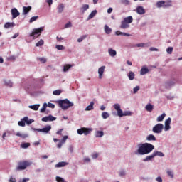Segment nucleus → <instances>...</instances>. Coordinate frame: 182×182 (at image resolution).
<instances>
[{"label": "nucleus", "mask_w": 182, "mask_h": 182, "mask_svg": "<svg viewBox=\"0 0 182 182\" xmlns=\"http://www.w3.org/2000/svg\"><path fill=\"white\" fill-rule=\"evenodd\" d=\"M171 86H174V82L169 81L166 82V87L168 88V87H171Z\"/></svg>", "instance_id": "obj_41"}, {"label": "nucleus", "mask_w": 182, "mask_h": 182, "mask_svg": "<svg viewBox=\"0 0 182 182\" xmlns=\"http://www.w3.org/2000/svg\"><path fill=\"white\" fill-rule=\"evenodd\" d=\"M170 124H171V118L168 117L166 121H165V127H164V130L165 132H168L170 129H171V127H170Z\"/></svg>", "instance_id": "obj_9"}, {"label": "nucleus", "mask_w": 182, "mask_h": 182, "mask_svg": "<svg viewBox=\"0 0 182 182\" xmlns=\"http://www.w3.org/2000/svg\"><path fill=\"white\" fill-rule=\"evenodd\" d=\"M67 163L66 162H59L57 164H55V167L56 168H59L60 167H65L66 166Z\"/></svg>", "instance_id": "obj_30"}, {"label": "nucleus", "mask_w": 182, "mask_h": 182, "mask_svg": "<svg viewBox=\"0 0 182 182\" xmlns=\"http://www.w3.org/2000/svg\"><path fill=\"white\" fill-rule=\"evenodd\" d=\"M92 159H97V157H99V154L97 153L93 154L92 155Z\"/></svg>", "instance_id": "obj_60"}, {"label": "nucleus", "mask_w": 182, "mask_h": 182, "mask_svg": "<svg viewBox=\"0 0 182 182\" xmlns=\"http://www.w3.org/2000/svg\"><path fill=\"white\" fill-rule=\"evenodd\" d=\"M60 93H62L61 90H56L53 92V95H54L55 96H59V95H60Z\"/></svg>", "instance_id": "obj_42"}, {"label": "nucleus", "mask_w": 182, "mask_h": 182, "mask_svg": "<svg viewBox=\"0 0 182 182\" xmlns=\"http://www.w3.org/2000/svg\"><path fill=\"white\" fill-rule=\"evenodd\" d=\"M173 47H168L167 49H166V52L167 53H168V55H171V53H173Z\"/></svg>", "instance_id": "obj_50"}, {"label": "nucleus", "mask_w": 182, "mask_h": 182, "mask_svg": "<svg viewBox=\"0 0 182 182\" xmlns=\"http://www.w3.org/2000/svg\"><path fill=\"white\" fill-rule=\"evenodd\" d=\"M21 149H28V147H31V143L29 142H23L21 145Z\"/></svg>", "instance_id": "obj_28"}, {"label": "nucleus", "mask_w": 182, "mask_h": 182, "mask_svg": "<svg viewBox=\"0 0 182 182\" xmlns=\"http://www.w3.org/2000/svg\"><path fill=\"white\" fill-rule=\"evenodd\" d=\"M145 45H146L145 43H141L136 44V46L137 48H144V46H145Z\"/></svg>", "instance_id": "obj_57"}, {"label": "nucleus", "mask_w": 182, "mask_h": 182, "mask_svg": "<svg viewBox=\"0 0 182 182\" xmlns=\"http://www.w3.org/2000/svg\"><path fill=\"white\" fill-rule=\"evenodd\" d=\"M16 136L18 137H21V139H26L28 137V134L22 133V132H17L16 133Z\"/></svg>", "instance_id": "obj_17"}, {"label": "nucleus", "mask_w": 182, "mask_h": 182, "mask_svg": "<svg viewBox=\"0 0 182 182\" xmlns=\"http://www.w3.org/2000/svg\"><path fill=\"white\" fill-rule=\"evenodd\" d=\"M32 9V6H23V15H27V14Z\"/></svg>", "instance_id": "obj_14"}, {"label": "nucleus", "mask_w": 182, "mask_h": 182, "mask_svg": "<svg viewBox=\"0 0 182 182\" xmlns=\"http://www.w3.org/2000/svg\"><path fill=\"white\" fill-rule=\"evenodd\" d=\"M46 107H48V104L44 103L43 107L41 109V112L44 113L46 111Z\"/></svg>", "instance_id": "obj_44"}, {"label": "nucleus", "mask_w": 182, "mask_h": 182, "mask_svg": "<svg viewBox=\"0 0 182 182\" xmlns=\"http://www.w3.org/2000/svg\"><path fill=\"white\" fill-rule=\"evenodd\" d=\"M152 154H154V157H156V156H158L159 157H164V154L159 151H154Z\"/></svg>", "instance_id": "obj_21"}, {"label": "nucleus", "mask_w": 182, "mask_h": 182, "mask_svg": "<svg viewBox=\"0 0 182 182\" xmlns=\"http://www.w3.org/2000/svg\"><path fill=\"white\" fill-rule=\"evenodd\" d=\"M153 109H154V106L151 103L147 104L145 107V110H146V112H149L150 113L153 112Z\"/></svg>", "instance_id": "obj_15"}, {"label": "nucleus", "mask_w": 182, "mask_h": 182, "mask_svg": "<svg viewBox=\"0 0 182 182\" xmlns=\"http://www.w3.org/2000/svg\"><path fill=\"white\" fill-rule=\"evenodd\" d=\"M65 28H72V23L70 21L68 22L65 25Z\"/></svg>", "instance_id": "obj_54"}, {"label": "nucleus", "mask_w": 182, "mask_h": 182, "mask_svg": "<svg viewBox=\"0 0 182 182\" xmlns=\"http://www.w3.org/2000/svg\"><path fill=\"white\" fill-rule=\"evenodd\" d=\"M45 43V41L41 39L38 43H36V46H43V44Z\"/></svg>", "instance_id": "obj_43"}, {"label": "nucleus", "mask_w": 182, "mask_h": 182, "mask_svg": "<svg viewBox=\"0 0 182 182\" xmlns=\"http://www.w3.org/2000/svg\"><path fill=\"white\" fill-rule=\"evenodd\" d=\"M24 122H26V123L27 124H32V123H33L34 120L33 119H29V117H24Z\"/></svg>", "instance_id": "obj_34"}, {"label": "nucleus", "mask_w": 182, "mask_h": 182, "mask_svg": "<svg viewBox=\"0 0 182 182\" xmlns=\"http://www.w3.org/2000/svg\"><path fill=\"white\" fill-rule=\"evenodd\" d=\"M89 9V4H84L82 5V8L80 9L81 12L84 14V12H86Z\"/></svg>", "instance_id": "obj_29"}, {"label": "nucleus", "mask_w": 182, "mask_h": 182, "mask_svg": "<svg viewBox=\"0 0 182 182\" xmlns=\"http://www.w3.org/2000/svg\"><path fill=\"white\" fill-rule=\"evenodd\" d=\"M114 109L117 112V116L119 117H123L124 116H132V112L130 111H125L123 112V110H122V108H120L119 104H114L113 105Z\"/></svg>", "instance_id": "obj_2"}, {"label": "nucleus", "mask_w": 182, "mask_h": 182, "mask_svg": "<svg viewBox=\"0 0 182 182\" xmlns=\"http://www.w3.org/2000/svg\"><path fill=\"white\" fill-rule=\"evenodd\" d=\"M11 15L13 19H15V18H18V16L21 15V13L18 11V9H16V8H14L11 9Z\"/></svg>", "instance_id": "obj_11"}, {"label": "nucleus", "mask_w": 182, "mask_h": 182, "mask_svg": "<svg viewBox=\"0 0 182 182\" xmlns=\"http://www.w3.org/2000/svg\"><path fill=\"white\" fill-rule=\"evenodd\" d=\"M146 140L148 141H156V136L153 134H149L146 136Z\"/></svg>", "instance_id": "obj_19"}, {"label": "nucleus", "mask_w": 182, "mask_h": 182, "mask_svg": "<svg viewBox=\"0 0 182 182\" xmlns=\"http://www.w3.org/2000/svg\"><path fill=\"white\" fill-rule=\"evenodd\" d=\"M135 76L136 75L134 74V73H133V71H130L128 74V77L129 80H133Z\"/></svg>", "instance_id": "obj_32"}, {"label": "nucleus", "mask_w": 182, "mask_h": 182, "mask_svg": "<svg viewBox=\"0 0 182 182\" xmlns=\"http://www.w3.org/2000/svg\"><path fill=\"white\" fill-rule=\"evenodd\" d=\"M154 150V145L150 143L141 144L136 152V154H140L144 156V154H149Z\"/></svg>", "instance_id": "obj_1"}, {"label": "nucleus", "mask_w": 182, "mask_h": 182, "mask_svg": "<svg viewBox=\"0 0 182 182\" xmlns=\"http://www.w3.org/2000/svg\"><path fill=\"white\" fill-rule=\"evenodd\" d=\"M163 129H164V125L163 124H158L153 127L152 131L154 133L159 134L163 132Z\"/></svg>", "instance_id": "obj_7"}, {"label": "nucleus", "mask_w": 182, "mask_h": 182, "mask_svg": "<svg viewBox=\"0 0 182 182\" xmlns=\"http://www.w3.org/2000/svg\"><path fill=\"white\" fill-rule=\"evenodd\" d=\"M38 60H40V62H41L42 63H46V58H39Z\"/></svg>", "instance_id": "obj_56"}, {"label": "nucleus", "mask_w": 182, "mask_h": 182, "mask_svg": "<svg viewBox=\"0 0 182 182\" xmlns=\"http://www.w3.org/2000/svg\"><path fill=\"white\" fill-rule=\"evenodd\" d=\"M68 136H64L63 137V139H61V141H60V142L61 143H65L66 142V140H68Z\"/></svg>", "instance_id": "obj_53"}, {"label": "nucleus", "mask_w": 182, "mask_h": 182, "mask_svg": "<svg viewBox=\"0 0 182 182\" xmlns=\"http://www.w3.org/2000/svg\"><path fill=\"white\" fill-rule=\"evenodd\" d=\"M171 5H172L171 0L164 1V8H169V6H171Z\"/></svg>", "instance_id": "obj_36"}, {"label": "nucleus", "mask_w": 182, "mask_h": 182, "mask_svg": "<svg viewBox=\"0 0 182 182\" xmlns=\"http://www.w3.org/2000/svg\"><path fill=\"white\" fill-rule=\"evenodd\" d=\"M130 26L124 20L121 23V29H127Z\"/></svg>", "instance_id": "obj_18"}, {"label": "nucleus", "mask_w": 182, "mask_h": 182, "mask_svg": "<svg viewBox=\"0 0 182 182\" xmlns=\"http://www.w3.org/2000/svg\"><path fill=\"white\" fill-rule=\"evenodd\" d=\"M86 38H87V35L82 36L81 37H80V38L77 39V42L80 43V42H82L84 39H86Z\"/></svg>", "instance_id": "obj_48"}, {"label": "nucleus", "mask_w": 182, "mask_h": 182, "mask_svg": "<svg viewBox=\"0 0 182 182\" xmlns=\"http://www.w3.org/2000/svg\"><path fill=\"white\" fill-rule=\"evenodd\" d=\"M105 136V132L103 131H96L95 137H103Z\"/></svg>", "instance_id": "obj_25"}, {"label": "nucleus", "mask_w": 182, "mask_h": 182, "mask_svg": "<svg viewBox=\"0 0 182 182\" xmlns=\"http://www.w3.org/2000/svg\"><path fill=\"white\" fill-rule=\"evenodd\" d=\"M56 181L57 182H66L63 178H60L59 176L56 177Z\"/></svg>", "instance_id": "obj_51"}, {"label": "nucleus", "mask_w": 182, "mask_h": 182, "mask_svg": "<svg viewBox=\"0 0 182 182\" xmlns=\"http://www.w3.org/2000/svg\"><path fill=\"white\" fill-rule=\"evenodd\" d=\"M166 117V113H163L161 115L159 116L156 119L157 122H163Z\"/></svg>", "instance_id": "obj_35"}, {"label": "nucleus", "mask_w": 182, "mask_h": 182, "mask_svg": "<svg viewBox=\"0 0 182 182\" xmlns=\"http://www.w3.org/2000/svg\"><path fill=\"white\" fill-rule=\"evenodd\" d=\"M96 14H97V11H96V10H94V11H92L90 14V15L88 16V20H90V19H92V18H95V16H96Z\"/></svg>", "instance_id": "obj_24"}, {"label": "nucleus", "mask_w": 182, "mask_h": 182, "mask_svg": "<svg viewBox=\"0 0 182 182\" xmlns=\"http://www.w3.org/2000/svg\"><path fill=\"white\" fill-rule=\"evenodd\" d=\"M36 132H41L42 133H46V134H48L50 130H52V126L47 125L45 128L43 129H36Z\"/></svg>", "instance_id": "obj_8"}, {"label": "nucleus", "mask_w": 182, "mask_h": 182, "mask_svg": "<svg viewBox=\"0 0 182 182\" xmlns=\"http://www.w3.org/2000/svg\"><path fill=\"white\" fill-rule=\"evenodd\" d=\"M120 177H123L124 176H126V172L124 171H122L119 172Z\"/></svg>", "instance_id": "obj_61"}, {"label": "nucleus", "mask_w": 182, "mask_h": 182, "mask_svg": "<svg viewBox=\"0 0 182 182\" xmlns=\"http://www.w3.org/2000/svg\"><path fill=\"white\" fill-rule=\"evenodd\" d=\"M139 90H140V87L136 86V87L134 88V93H136L137 92H139Z\"/></svg>", "instance_id": "obj_58"}, {"label": "nucleus", "mask_w": 182, "mask_h": 182, "mask_svg": "<svg viewBox=\"0 0 182 182\" xmlns=\"http://www.w3.org/2000/svg\"><path fill=\"white\" fill-rule=\"evenodd\" d=\"M55 48L56 49H58V50H63L65 49V47H63V46H56Z\"/></svg>", "instance_id": "obj_52"}, {"label": "nucleus", "mask_w": 182, "mask_h": 182, "mask_svg": "<svg viewBox=\"0 0 182 182\" xmlns=\"http://www.w3.org/2000/svg\"><path fill=\"white\" fill-rule=\"evenodd\" d=\"M31 166H32V162L29 161H20L18 162L16 170L18 171H22V170H26V168L31 167Z\"/></svg>", "instance_id": "obj_4"}, {"label": "nucleus", "mask_w": 182, "mask_h": 182, "mask_svg": "<svg viewBox=\"0 0 182 182\" xmlns=\"http://www.w3.org/2000/svg\"><path fill=\"white\" fill-rule=\"evenodd\" d=\"M108 53L112 58H114V56L117 55V52H116V50H113L112 48L108 49Z\"/></svg>", "instance_id": "obj_16"}, {"label": "nucleus", "mask_w": 182, "mask_h": 182, "mask_svg": "<svg viewBox=\"0 0 182 182\" xmlns=\"http://www.w3.org/2000/svg\"><path fill=\"white\" fill-rule=\"evenodd\" d=\"M121 4L123 5H130V1L129 0H121Z\"/></svg>", "instance_id": "obj_49"}, {"label": "nucleus", "mask_w": 182, "mask_h": 182, "mask_svg": "<svg viewBox=\"0 0 182 182\" xmlns=\"http://www.w3.org/2000/svg\"><path fill=\"white\" fill-rule=\"evenodd\" d=\"M105 69H106V66H102L98 69L99 79H102L103 77V73H105Z\"/></svg>", "instance_id": "obj_13"}, {"label": "nucleus", "mask_w": 182, "mask_h": 182, "mask_svg": "<svg viewBox=\"0 0 182 182\" xmlns=\"http://www.w3.org/2000/svg\"><path fill=\"white\" fill-rule=\"evenodd\" d=\"M58 105H59L60 107H61V109H63V110H68V109H69V107H72L73 106H74L73 102H71L68 99L59 100Z\"/></svg>", "instance_id": "obj_3"}, {"label": "nucleus", "mask_w": 182, "mask_h": 182, "mask_svg": "<svg viewBox=\"0 0 182 182\" xmlns=\"http://www.w3.org/2000/svg\"><path fill=\"white\" fill-rule=\"evenodd\" d=\"M102 118H103V119H107V118L109 117L110 114H108L107 112H102Z\"/></svg>", "instance_id": "obj_45"}, {"label": "nucleus", "mask_w": 182, "mask_h": 182, "mask_svg": "<svg viewBox=\"0 0 182 182\" xmlns=\"http://www.w3.org/2000/svg\"><path fill=\"white\" fill-rule=\"evenodd\" d=\"M136 12L138 13L139 15H144V14H146V10L143 6H138L136 9Z\"/></svg>", "instance_id": "obj_12"}, {"label": "nucleus", "mask_w": 182, "mask_h": 182, "mask_svg": "<svg viewBox=\"0 0 182 182\" xmlns=\"http://www.w3.org/2000/svg\"><path fill=\"white\" fill-rule=\"evenodd\" d=\"M25 123H26V121H25V119L23 118L18 122V126H21V127H25Z\"/></svg>", "instance_id": "obj_40"}, {"label": "nucleus", "mask_w": 182, "mask_h": 182, "mask_svg": "<svg viewBox=\"0 0 182 182\" xmlns=\"http://www.w3.org/2000/svg\"><path fill=\"white\" fill-rule=\"evenodd\" d=\"M77 132L78 134H85V136H87V134H90V133H92V129L82 127L81 129H78Z\"/></svg>", "instance_id": "obj_6"}, {"label": "nucleus", "mask_w": 182, "mask_h": 182, "mask_svg": "<svg viewBox=\"0 0 182 182\" xmlns=\"http://www.w3.org/2000/svg\"><path fill=\"white\" fill-rule=\"evenodd\" d=\"M39 16H33L31 18V19L29 20V23H32V22H35V21H36L37 19H38Z\"/></svg>", "instance_id": "obj_47"}, {"label": "nucleus", "mask_w": 182, "mask_h": 182, "mask_svg": "<svg viewBox=\"0 0 182 182\" xmlns=\"http://www.w3.org/2000/svg\"><path fill=\"white\" fill-rule=\"evenodd\" d=\"M57 9H58V14H62V12L64 11L65 9V6H63V4H60L58 7H57Z\"/></svg>", "instance_id": "obj_20"}, {"label": "nucleus", "mask_w": 182, "mask_h": 182, "mask_svg": "<svg viewBox=\"0 0 182 182\" xmlns=\"http://www.w3.org/2000/svg\"><path fill=\"white\" fill-rule=\"evenodd\" d=\"M62 132H63V129H61L58 130L56 132V134H58L59 136H62Z\"/></svg>", "instance_id": "obj_62"}, {"label": "nucleus", "mask_w": 182, "mask_h": 182, "mask_svg": "<svg viewBox=\"0 0 182 182\" xmlns=\"http://www.w3.org/2000/svg\"><path fill=\"white\" fill-rule=\"evenodd\" d=\"M149 50L151 52H157L159 50V49H157V48H156L154 47H151V48H150Z\"/></svg>", "instance_id": "obj_59"}, {"label": "nucleus", "mask_w": 182, "mask_h": 182, "mask_svg": "<svg viewBox=\"0 0 182 182\" xmlns=\"http://www.w3.org/2000/svg\"><path fill=\"white\" fill-rule=\"evenodd\" d=\"M168 176H169V177H171V178H174V173H173V171L168 170L166 171Z\"/></svg>", "instance_id": "obj_46"}, {"label": "nucleus", "mask_w": 182, "mask_h": 182, "mask_svg": "<svg viewBox=\"0 0 182 182\" xmlns=\"http://www.w3.org/2000/svg\"><path fill=\"white\" fill-rule=\"evenodd\" d=\"M156 181L163 182V179L161 178V177L159 176V177L156 178Z\"/></svg>", "instance_id": "obj_63"}, {"label": "nucleus", "mask_w": 182, "mask_h": 182, "mask_svg": "<svg viewBox=\"0 0 182 182\" xmlns=\"http://www.w3.org/2000/svg\"><path fill=\"white\" fill-rule=\"evenodd\" d=\"M42 122H54V120H56V117L49 115L48 117H44L41 119Z\"/></svg>", "instance_id": "obj_10"}, {"label": "nucleus", "mask_w": 182, "mask_h": 182, "mask_svg": "<svg viewBox=\"0 0 182 182\" xmlns=\"http://www.w3.org/2000/svg\"><path fill=\"white\" fill-rule=\"evenodd\" d=\"M47 106H48V107H50L51 109H55V104H52L50 102H48Z\"/></svg>", "instance_id": "obj_55"}, {"label": "nucleus", "mask_w": 182, "mask_h": 182, "mask_svg": "<svg viewBox=\"0 0 182 182\" xmlns=\"http://www.w3.org/2000/svg\"><path fill=\"white\" fill-rule=\"evenodd\" d=\"M9 182H16V179L15 178H10Z\"/></svg>", "instance_id": "obj_64"}, {"label": "nucleus", "mask_w": 182, "mask_h": 182, "mask_svg": "<svg viewBox=\"0 0 182 182\" xmlns=\"http://www.w3.org/2000/svg\"><path fill=\"white\" fill-rule=\"evenodd\" d=\"M146 73H149V68H142L140 71V75H146Z\"/></svg>", "instance_id": "obj_31"}, {"label": "nucleus", "mask_w": 182, "mask_h": 182, "mask_svg": "<svg viewBox=\"0 0 182 182\" xmlns=\"http://www.w3.org/2000/svg\"><path fill=\"white\" fill-rule=\"evenodd\" d=\"M153 159H154V155L152 154L144 159L143 161H150V160H153Z\"/></svg>", "instance_id": "obj_33"}, {"label": "nucleus", "mask_w": 182, "mask_h": 182, "mask_svg": "<svg viewBox=\"0 0 182 182\" xmlns=\"http://www.w3.org/2000/svg\"><path fill=\"white\" fill-rule=\"evenodd\" d=\"M104 31H105V33H107V35H110V33H112V28H110L109 26H107V25H105L104 26Z\"/></svg>", "instance_id": "obj_22"}, {"label": "nucleus", "mask_w": 182, "mask_h": 182, "mask_svg": "<svg viewBox=\"0 0 182 182\" xmlns=\"http://www.w3.org/2000/svg\"><path fill=\"white\" fill-rule=\"evenodd\" d=\"M124 21L125 22H127L128 24H129V23H132V22H133V17H132V16H128V17L125 18L124 19Z\"/></svg>", "instance_id": "obj_37"}, {"label": "nucleus", "mask_w": 182, "mask_h": 182, "mask_svg": "<svg viewBox=\"0 0 182 182\" xmlns=\"http://www.w3.org/2000/svg\"><path fill=\"white\" fill-rule=\"evenodd\" d=\"M70 68H72V65H70V64L65 65L63 66V72H68V70H69V69H70Z\"/></svg>", "instance_id": "obj_39"}, {"label": "nucleus", "mask_w": 182, "mask_h": 182, "mask_svg": "<svg viewBox=\"0 0 182 182\" xmlns=\"http://www.w3.org/2000/svg\"><path fill=\"white\" fill-rule=\"evenodd\" d=\"M95 105V102H91L90 105H88L86 108H85V111L86 112H89L90 110H93V106Z\"/></svg>", "instance_id": "obj_26"}, {"label": "nucleus", "mask_w": 182, "mask_h": 182, "mask_svg": "<svg viewBox=\"0 0 182 182\" xmlns=\"http://www.w3.org/2000/svg\"><path fill=\"white\" fill-rule=\"evenodd\" d=\"M14 26H15V23H9L7 22L4 24V28L6 29H9V28H14Z\"/></svg>", "instance_id": "obj_23"}, {"label": "nucleus", "mask_w": 182, "mask_h": 182, "mask_svg": "<svg viewBox=\"0 0 182 182\" xmlns=\"http://www.w3.org/2000/svg\"><path fill=\"white\" fill-rule=\"evenodd\" d=\"M41 105L37 104V105H30L28 107L29 109H31L32 110H39Z\"/></svg>", "instance_id": "obj_27"}, {"label": "nucleus", "mask_w": 182, "mask_h": 182, "mask_svg": "<svg viewBox=\"0 0 182 182\" xmlns=\"http://www.w3.org/2000/svg\"><path fill=\"white\" fill-rule=\"evenodd\" d=\"M44 29L45 27L34 28L31 33H30L31 38H33V39H36L37 38H39L40 35L42 34V32H43Z\"/></svg>", "instance_id": "obj_5"}, {"label": "nucleus", "mask_w": 182, "mask_h": 182, "mask_svg": "<svg viewBox=\"0 0 182 182\" xmlns=\"http://www.w3.org/2000/svg\"><path fill=\"white\" fill-rule=\"evenodd\" d=\"M157 8H164V1H160L156 3Z\"/></svg>", "instance_id": "obj_38"}]
</instances>
